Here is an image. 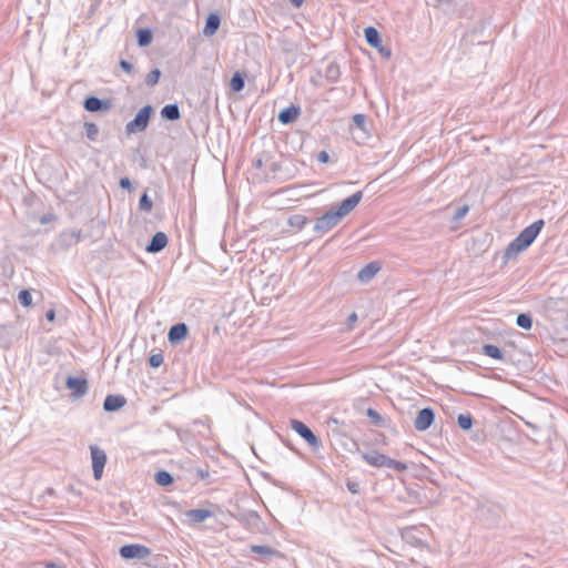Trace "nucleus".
I'll list each match as a JSON object with an SVG mask.
<instances>
[{
  "instance_id": "nucleus-14",
  "label": "nucleus",
  "mask_w": 568,
  "mask_h": 568,
  "mask_svg": "<svg viewBox=\"0 0 568 568\" xmlns=\"http://www.w3.org/2000/svg\"><path fill=\"white\" fill-rule=\"evenodd\" d=\"M168 245V236L163 232L155 233L145 250L148 253H159Z\"/></svg>"
},
{
  "instance_id": "nucleus-16",
  "label": "nucleus",
  "mask_w": 568,
  "mask_h": 568,
  "mask_svg": "<svg viewBox=\"0 0 568 568\" xmlns=\"http://www.w3.org/2000/svg\"><path fill=\"white\" fill-rule=\"evenodd\" d=\"M301 114V108L294 104H291L290 106L283 109L278 113V121L282 124H290L293 123L298 115Z\"/></svg>"
},
{
  "instance_id": "nucleus-4",
  "label": "nucleus",
  "mask_w": 568,
  "mask_h": 568,
  "mask_svg": "<svg viewBox=\"0 0 568 568\" xmlns=\"http://www.w3.org/2000/svg\"><path fill=\"white\" fill-rule=\"evenodd\" d=\"M291 428L296 432L312 448L318 449L322 446L321 439L312 429L301 420L292 419Z\"/></svg>"
},
{
  "instance_id": "nucleus-28",
  "label": "nucleus",
  "mask_w": 568,
  "mask_h": 568,
  "mask_svg": "<svg viewBox=\"0 0 568 568\" xmlns=\"http://www.w3.org/2000/svg\"><path fill=\"white\" fill-rule=\"evenodd\" d=\"M516 324L525 329H530L532 326V317L529 313H520L516 318Z\"/></svg>"
},
{
  "instance_id": "nucleus-19",
  "label": "nucleus",
  "mask_w": 568,
  "mask_h": 568,
  "mask_svg": "<svg viewBox=\"0 0 568 568\" xmlns=\"http://www.w3.org/2000/svg\"><path fill=\"white\" fill-rule=\"evenodd\" d=\"M220 24H221V19L219 17V14L210 13L205 21L203 34L206 37H211L213 34H215V32L219 30Z\"/></svg>"
},
{
  "instance_id": "nucleus-24",
  "label": "nucleus",
  "mask_w": 568,
  "mask_h": 568,
  "mask_svg": "<svg viewBox=\"0 0 568 568\" xmlns=\"http://www.w3.org/2000/svg\"><path fill=\"white\" fill-rule=\"evenodd\" d=\"M230 85L234 92L242 91L245 85V75L241 72H235L231 78Z\"/></svg>"
},
{
  "instance_id": "nucleus-10",
  "label": "nucleus",
  "mask_w": 568,
  "mask_h": 568,
  "mask_svg": "<svg viewBox=\"0 0 568 568\" xmlns=\"http://www.w3.org/2000/svg\"><path fill=\"white\" fill-rule=\"evenodd\" d=\"M65 385L72 390V396L74 398H81L84 396L89 388L88 381L83 377L69 376L65 381Z\"/></svg>"
},
{
  "instance_id": "nucleus-49",
  "label": "nucleus",
  "mask_w": 568,
  "mask_h": 568,
  "mask_svg": "<svg viewBox=\"0 0 568 568\" xmlns=\"http://www.w3.org/2000/svg\"><path fill=\"white\" fill-rule=\"evenodd\" d=\"M436 2H443L444 0H435Z\"/></svg>"
},
{
  "instance_id": "nucleus-47",
  "label": "nucleus",
  "mask_w": 568,
  "mask_h": 568,
  "mask_svg": "<svg viewBox=\"0 0 568 568\" xmlns=\"http://www.w3.org/2000/svg\"><path fill=\"white\" fill-rule=\"evenodd\" d=\"M290 1L296 8L301 7L302 3L304 2V0H290Z\"/></svg>"
},
{
  "instance_id": "nucleus-45",
  "label": "nucleus",
  "mask_w": 568,
  "mask_h": 568,
  "mask_svg": "<svg viewBox=\"0 0 568 568\" xmlns=\"http://www.w3.org/2000/svg\"><path fill=\"white\" fill-rule=\"evenodd\" d=\"M379 52L386 57V58H389L390 57V50L388 49H384L382 45L378 48Z\"/></svg>"
},
{
  "instance_id": "nucleus-23",
  "label": "nucleus",
  "mask_w": 568,
  "mask_h": 568,
  "mask_svg": "<svg viewBox=\"0 0 568 568\" xmlns=\"http://www.w3.org/2000/svg\"><path fill=\"white\" fill-rule=\"evenodd\" d=\"M341 75L339 65L335 62H331L325 68L324 77L332 83L337 82Z\"/></svg>"
},
{
  "instance_id": "nucleus-20",
  "label": "nucleus",
  "mask_w": 568,
  "mask_h": 568,
  "mask_svg": "<svg viewBox=\"0 0 568 568\" xmlns=\"http://www.w3.org/2000/svg\"><path fill=\"white\" fill-rule=\"evenodd\" d=\"M364 36H365L366 42L372 48L378 49L382 45L381 36L376 28H374V27L365 28Z\"/></svg>"
},
{
  "instance_id": "nucleus-9",
  "label": "nucleus",
  "mask_w": 568,
  "mask_h": 568,
  "mask_svg": "<svg viewBox=\"0 0 568 568\" xmlns=\"http://www.w3.org/2000/svg\"><path fill=\"white\" fill-rule=\"evenodd\" d=\"M82 239V231L81 230H67L60 233L58 243L59 246L63 250H69L70 247L78 244Z\"/></svg>"
},
{
  "instance_id": "nucleus-6",
  "label": "nucleus",
  "mask_w": 568,
  "mask_h": 568,
  "mask_svg": "<svg viewBox=\"0 0 568 568\" xmlns=\"http://www.w3.org/2000/svg\"><path fill=\"white\" fill-rule=\"evenodd\" d=\"M92 469L94 479L99 480L102 477L104 466L106 464V454L98 446H90Z\"/></svg>"
},
{
  "instance_id": "nucleus-34",
  "label": "nucleus",
  "mask_w": 568,
  "mask_h": 568,
  "mask_svg": "<svg viewBox=\"0 0 568 568\" xmlns=\"http://www.w3.org/2000/svg\"><path fill=\"white\" fill-rule=\"evenodd\" d=\"M366 415L374 425H376V426L383 425L384 419L377 410H375L373 408H368L366 412Z\"/></svg>"
},
{
  "instance_id": "nucleus-29",
  "label": "nucleus",
  "mask_w": 568,
  "mask_h": 568,
  "mask_svg": "<svg viewBox=\"0 0 568 568\" xmlns=\"http://www.w3.org/2000/svg\"><path fill=\"white\" fill-rule=\"evenodd\" d=\"M85 135L90 141H95L99 135V128L93 122H84Z\"/></svg>"
},
{
  "instance_id": "nucleus-12",
  "label": "nucleus",
  "mask_w": 568,
  "mask_h": 568,
  "mask_svg": "<svg viewBox=\"0 0 568 568\" xmlns=\"http://www.w3.org/2000/svg\"><path fill=\"white\" fill-rule=\"evenodd\" d=\"M83 105L88 112H104L111 109V102L109 100H102L94 95L88 97Z\"/></svg>"
},
{
  "instance_id": "nucleus-30",
  "label": "nucleus",
  "mask_w": 568,
  "mask_h": 568,
  "mask_svg": "<svg viewBox=\"0 0 568 568\" xmlns=\"http://www.w3.org/2000/svg\"><path fill=\"white\" fill-rule=\"evenodd\" d=\"M473 422L474 419L470 414H460L457 418L458 426L464 430L470 429L473 426Z\"/></svg>"
},
{
  "instance_id": "nucleus-50",
  "label": "nucleus",
  "mask_w": 568,
  "mask_h": 568,
  "mask_svg": "<svg viewBox=\"0 0 568 568\" xmlns=\"http://www.w3.org/2000/svg\"><path fill=\"white\" fill-rule=\"evenodd\" d=\"M38 2H40L41 0H37Z\"/></svg>"
},
{
  "instance_id": "nucleus-37",
  "label": "nucleus",
  "mask_w": 568,
  "mask_h": 568,
  "mask_svg": "<svg viewBox=\"0 0 568 568\" xmlns=\"http://www.w3.org/2000/svg\"><path fill=\"white\" fill-rule=\"evenodd\" d=\"M353 123L362 131H366V116L362 113L353 116Z\"/></svg>"
},
{
  "instance_id": "nucleus-39",
  "label": "nucleus",
  "mask_w": 568,
  "mask_h": 568,
  "mask_svg": "<svg viewBox=\"0 0 568 568\" xmlns=\"http://www.w3.org/2000/svg\"><path fill=\"white\" fill-rule=\"evenodd\" d=\"M346 487H347L348 491L354 494V495L361 493V486H359V484L357 481L347 480L346 481Z\"/></svg>"
},
{
  "instance_id": "nucleus-3",
  "label": "nucleus",
  "mask_w": 568,
  "mask_h": 568,
  "mask_svg": "<svg viewBox=\"0 0 568 568\" xmlns=\"http://www.w3.org/2000/svg\"><path fill=\"white\" fill-rule=\"evenodd\" d=\"M153 113V106L151 104L144 105L135 114L134 119L126 123L125 131L128 134H135L143 132L150 122L151 114Z\"/></svg>"
},
{
  "instance_id": "nucleus-42",
  "label": "nucleus",
  "mask_w": 568,
  "mask_h": 568,
  "mask_svg": "<svg viewBox=\"0 0 568 568\" xmlns=\"http://www.w3.org/2000/svg\"><path fill=\"white\" fill-rule=\"evenodd\" d=\"M317 160L321 163H327L329 161V154L326 151H321L317 154Z\"/></svg>"
},
{
  "instance_id": "nucleus-13",
  "label": "nucleus",
  "mask_w": 568,
  "mask_h": 568,
  "mask_svg": "<svg viewBox=\"0 0 568 568\" xmlns=\"http://www.w3.org/2000/svg\"><path fill=\"white\" fill-rule=\"evenodd\" d=\"M189 333V327L185 323H178L173 325L168 334L169 342L171 344H178L185 339Z\"/></svg>"
},
{
  "instance_id": "nucleus-33",
  "label": "nucleus",
  "mask_w": 568,
  "mask_h": 568,
  "mask_svg": "<svg viewBox=\"0 0 568 568\" xmlns=\"http://www.w3.org/2000/svg\"><path fill=\"white\" fill-rule=\"evenodd\" d=\"M153 203L149 197L148 193L144 192L139 201V209L144 212H150L152 210Z\"/></svg>"
},
{
  "instance_id": "nucleus-27",
  "label": "nucleus",
  "mask_w": 568,
  "mask_h": 568,
  "mask_svg": "<svg viewBox=\"0 0 568 568\" xmlns=\"http://www.w3.org/2000/svg\"><path fill=\"white\" fill-rule=\"evenodd\" d=\"M307 217L302 214H294L287 220L288 225L296 227L297 230H302L307 224Z\"/></svg>"
},
{
  "instance_id": "nucleus-26",
  "label": "nucleus",
  "mask_w": 568,
  "mask_h": 568,
  "mask_svg": "<svg viewBox=\"0 0 568 568\" xmlns=\"http://www.w3.org/2000/svg\"><path fill=\"white\" fill-rule=\"evenodd\" d=\"M155 483L160 486H169L173 483V476L166 470H159L154 476Z\"/></svg>"
},
{
  "instance_id": "nucleus-17",
  "label": "nucleus",
  "mask_w": 568,
  "mask_h": 568,
  "mask_svg": "<svg viewBox=\"0 0 568 568\" xmlns=\"http://www.w3.org/2000/svg\"><path fill=\"white\" fill-rule=\"evenodd\" d=\"M381 270V266L378 265V263L376 262H372V263H368L367 265H365L357 274V278L362 282V283H367L369 282L376 274L377 272Z\"/></svg>"
},
{
  "instance_id": "nucleus-1",
  "label": "nucleus",
  "mask_w": 568,
  "mask_h": 568,
  "mask_svg": "<svg viewBox=\"0 0 568 568\" xmlns=\"http://www.w3.org/2000/svg\"><path fill=\"white\" fill-rule=\"evenodd\" d=\"M545 225L544 220H537L529 226L525 227L506 247L503 258L507 261L515 258L519 253L527 250L536 240Z\"/></svg>"
},
{
  "instance_id": "nucleus-18",
  "label": "nucleus",
  "mask_w": 568,
  "mask_h": 568,
  "mask_svg": "<svg viewBox=\"0 0 568 568\" xmlns=\"http://www.w3.org/2000/svg\"><path fill=\"white\" fill-rule=\"evenodd\" d=\"M185 516L189 518L190 523L200 524L206 520L207 518L213 516V513L209 509H190L185 513Z\"/></svg>"
},
{
  "instance_id": "nucleus-36",
  "label": "nucleus",
  "mask_w": 568,
  "mask_h": 568,
  "mask_svg": "<svg viewBox=\"0 0 568 568\" xmlns=\"http://www.w3.org/2000/svg\"><path fill=\"white\" fill-rule=\"evenodd\" d=\"M164 362V357H163V354L162 353H156V354H152L150 357H149V364L151 367H160Z\"/></svg>"
},
{
  "instance_id": "nucleus-32",
  "label": "nucleus",
  "mask_w": 568,
  "mask_h": 568,
  "mask_svg": "<svg viewBox=\"0 0 568 568\" xmlns=\"http://www.w3.org/2000/svg\"><path fill=\"white\" fill-rule=\"evenodd\" d=\"M160 77H161V71L159 69L155 68V69L151 70L145 77L146 85L154 87L155 84H158Z\"/></svg>"
},
{
  "instance_id": "nucleus-21",
  "label": "nucleus",
  "mask_w": 568,
  "mask_h": 568,
  "mask_svg": "<svg viewBox=\"0 0 568 568\" xmlns=\"http://www.w3.org/2000/svg\"><path fill=\"white\" fill-rule=\"evenodd\" d=\"M161 115L168 121H176L181 118V112L176 103L166 104L161 110Z\"/></svg>"
},
{
  "instance_id": "nucleus-2",
  "label": "nucleus",
  "mask_w": 568,
  "mask_h": 568,
  "mask_svg": "<svg viewBox=\"0 0 568 568\" xmlns=\"http://www.w3.org/2000/svg\"><path fill=\"white\" fill-rule=\"evenodd\" d=\"M361 457L368 465L377 468L387 467L397 471H404L407 469V465L405 463L392 459L386 455L378 453L377 450L363 452L361 453Z\"/></svg>"
},
{
  "instance_id": "nucleus-8",
  "label": "nucleus",
  "mask_w": 568,
  "mask_h": 568,
  "mask_svg": "<svg viewBox=\"0 0 568 568\" xmlns=\"http://www.w3.org/2000/svg\"><path fill=\"white\" fill-rule=\"evenodd\" d=\"M363 199V192L357 191L351 196L346 197L341 202L338 207L334 211L336 213V216H339L342 220L344 216H346L348 213H351L361 202Z\"/></svg>"
},
{
  "instance_id": "nucleus-44",
  "label": "nucleus",
  "mask_w": 568,
  "mask_h": 568,
  "mask_svg": "<svg viewBox=\"0 0 568 568\" xmlns=\"http://www.w3.org/2000/svg\"><path fill=\"white\" fill-rule=\"evenodd\" d=\"M55 317V312L53 310H49L47 313H45V318L50 322H52Z\"/></svg>"
},
{
  "instance_id": "nucleus-46",
  "label": "nucleus",
  "mask_w": 568,
  "mask_h": 568,
  "mask_svg": "<svg viewBox=\"0 0 568 568\" xmlns=\"http://www.w3.org/2000/svg\"><path fill=\"white\" fill-rule=\"evenodd\" d=\"M44 568H67L63 565H57L54 562H48Z\"/></svg>"
},
{
  "instance_id": "nucleus-40",
  "label": "nucleus",
  "mask_w": 568,
  "mask_h": 568,
  "mask_svg": "<svg viewBox=\"0 0 568 568\" xmlns=\"http://www.w3.org/2000/svg\"><path fill=\"white\" fill-rule=\"evenodd\" d=\"M119 184L124 190H128V191H132L133 190V184H132V182L130 181L129 178H122L120 180Z\"/></svg>"
},
{
  "instance_id": "nucleus-25",
  "label": "nucleus",
  "mask_w": 568,
  "mask_h": 568,
  "mask_svg": "<svg viewBox=\"0 0 568 568\" xmlns=\"http://www.w3.org/2000/svg\"><path fill=\"white\" fill-rule=\"evenodd\" d=\"M136 38L140 47H146L152 42L153 36L150 29H139Z\"/></svg>"
},
{
  "instance_id": "nucleus-41",
  "label": "nucleus",
  "mask_w": 568,
  "mask_h": 568,
  "mask_svg": "<svg viewBox=\"0 0 568 568\" xmlns=\"http://www.w3.org/2000/svg\"><path fill=\"white\" fill-rule=\"evenodd\" d=\"M120 67L128 73H131L133 71V64L126 60H121Z\"/></svg>"
},
{
  "instance_id": "nucleus-31",
  "label": "nucleus",
  "mask_w": 568,
  "mask_h": 568,
  "mask_svg": "<svg viewBox=\"0 0 568 568\" xmlns=\"http://www.w3.org/2000/svg\"><path fill=\"white\" fill-rule=\"evenodd\" d=\"M251 550L255 554L263 555V556H273L276 555L277 551L268 546H262V545H253L251 546Z\"/></svg>"
},
{
  "instance_id": "nucleus-5",
  "label": "nucleus",
  "mask_w": 568,
  "mask_h": 568,
  "mask_svg": "<svg viewBox=\"0 0 568 568\" xmlns=\"http://www.w3.org/2000/svg\"><path fill=\"white\" fill-rule=\"evenodd\" d=\"M120 556L124 559H146L151 549L140 544L124 545L120 548Z\"/></svg>"
},
{
  "instance_id": "nucleus-22",
  "label": "nucleus",
  "mask_w": 568,
  "mask_h": 568,
  "mask_svg": "<svg viewBox=\"0 0 568 568\" xmlns=\"http://www.w3.org/2000/svg\"><path fill=\"white\" fill-rule=\"evenodd\" d=\"M481 353L488 357H491L494 359L503 361L504 359V353L503 351L493 344H484L481 347Z\"/></svg>"
},
{
  "instance_id": "nucleus-43",
  "label": "nucleus",
  "mask_w": 568,
  "mask_h": 568,
  "mask_svg": "<svg viewBox=\"0 0 568 568\" xmlns=\"http://www.w3.org/2000/svg\"><path fill=\"white\" fill-rule=\"evenodd\" d=\"M357 321V314L355 312H353L348 317H347V325L349 328L353 327L354 323Z\"/></svg>"
},
{
  "instance_id": "nucleus-11",
  "label": "nucleus",
  "mask_w": 568,
  "mask_h": 568,
  "mask_svg": "<svg viewBox=\"0 0 568 568\" xmlns=\"http://www.w3.org/2000/svg\"><path fill=\"white\" fill-rule=\"evenodd\" d=\"M434 410L430 407H425L420 409L416 416L414 427L419 432H424L430 427V425L434 423Z\"/></svg>"
},
{
  "instance_id": "nucleus-7",
  "label": "nucleus",
  "mask_w": 568,
  "mask_h": 568,
  "mask_svg": "<svg viewBox=\"0 0 568 568\" xmlns=\"http://www.w3.org/2000/svg\"><path fill=\"white\" fill-rule=\"evenodd\" d=\"M341 222L339 216H336L334 210L327 211L322 216H320L314 224V232L316 233H326L336 226Z\"/></svg>"
},
{
  "instance_id": "nucleus-38",
  "label": "nucleus",
  "mask_w": 568,
  "mask_h": 568,
  "mask_svg": "<svg viewBox=\"0 0 568 568\" xmlns=\"http://www.w3.org/2000/svg\"><path fill=\"white\" fill-rule=\"evenodd\" d=\"M468 211H469L468 205H463V206L457 207L454 213V216H453L454 221H459L463 217H465V215L468 213Z\"/></svg>"
},
{
  "instance_id": "nucleus-15",
  "label": "nucleus",
  "mask_w": 568,
  "mask_h": 568,
  "mask_svg": "<svg viewBox=\"0 0 568 568\" xmlns=\"http://www.w3.org/2000/svg\"><path fill=\"white\" fill-rule=\"evenodd\" d=\"M126 404V399L122 395H108L103 402L105 412H116Z\"/></svg>"
},
{
  "instance_id": "nucleus-35",
  "label": "nucleus",
  "mask_w": 568,
  "mask_h": 568,
  "mask_svg": "<svg viewBox=\"0 0 568 568\" xmlns=\"http://www.w3.org/2000/svg\"><path fill=\"white\" fill-rule=\"evenodd\" d=\"M18 300H19L20 304L26 307L32 305V296H31L30 291H28V290L20 291V293L18 295Z\"/></svg>"
},
{
  "instance_id": "nucleus-48",
  "label": "nucleus",
  "mask_w": 568,
  "mask_h": 568,
  "mask_svg": "<svg viewBox=\"0 0 568 568\" xmlns=\"http://www.w3.org/2000/svg\"><path fill=\"white\" fill-rule=\"evenodd\" d=\"M254 165H255V168H257V169L262 168V165H263L262 160H261V159L256 160V161L254 162Z\"/></svg>"
}]
</instances>
